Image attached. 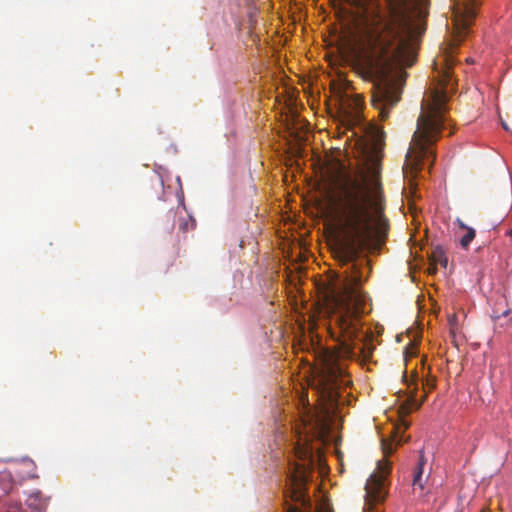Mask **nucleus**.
<instances>
[{"label":"nucleus","mask_w":512,"mask_h":512,"mask_svg":"<svg viewBox=\"0 0 512 512\" xmlns=\"http://www.w3.org/2000/svg\"><path fill=\"white\" fill-rule=\"evenodd\" d=\"M371 176L362 180L347 176L338 181L329 198L330 215L338 233L334 250L342 268L338 291L333 289L329 301L330 332L341 345V355L329 349L318 355L319 368L311 386L326 413L339 404L340 388L346 385L345 367L340 357L372 356L373 347L360 338L361 315L365 309V293L360 286L367 280L363 275L368 260L360 253L387 234L388 220L384 216L385 199L377 164L370 168Z\"/></svg>","instance_id":"f257e3e1"},{"label":"nucleus","mask_w":512,"mask_h":512,"mask_svg":"<svg viewBox=\"0 0 512 512\" xmlns=\"http://www.w3.org/2000/svg\"><path fill=\"white\" fill-rule=\"evenodd\" d=\"M507 234L512 237V229Z\"/></svg>","instance_id":"a211bd4d"},{"label":"nucleus","mask_w":512,"mask_h":512,"mask_svg":"<svg viewBox=\"0 0 512 512\" xmlns=\"http://www.w3.org/2000/svg\"><path fill=\"white\" fill-rule=\"evenodd\" d=\"M430 261L434 263L435 265H441L442 267H446L448 264V259L445 255L444 250L437 246L433 248L430 256Z\"/></svg>","instance_id":"1a4fd4ad"},{"label":"nucleus","mask_w":512,"mask_h":512,"mask_svg":"<svg viewBox=\"0 0 512 512\" xmlns=\"http://www.w3.org/2000/svg\"><path fill=\"white\" fill-rule=\"evenodd\" d=\"M452 1L453 38L445 54L434 63L441 89L430 91L423 99L421 113L417 119V128L406 154V163L413 170L421 169V166L426 162L431 167L435 161L436 156L433 146L439 140L441 132L445 128L446 93L449 86L453 87L452 68L455 64L452 55L453 48L457 47L468 34L477 14V7L480 4L479 0Z\"/></svg>","instance_id":"7ed1b4c3"},{"label":"nucleus","mask_w":512,"mask_h":512,"mask_svg":"<svg viewBox=\"0 0 512 512\" xmlns=\"http://www.w3.org/2000/svg\"><path fill=\"white\" fill-rule=\"evenodd\" d=\"M341 105L342 109L351 121H360L361 109L363 106V98L360 95L345 96V99H342Z\"/></svg>","instance_id":"423d86ee"},{"label":"nucleus","mask_w":512,"mask_h":512,"mask_svg":"<svg viewBox=\"0 0 512 512\" xmlns=\"http://www.w3.org/2000/svg\"><path fill=\"white\" fill-rule=\"evenodd\" d=\"M449 322H450L451 325L453 323H455V316L454 315L452 317H450Z\"/></svg>","instance_id":"dca6fc26"},{"label":"nucleus","mask_w":512,"mask_h":512,"mask_svg":"<svg viewBox=\"0 0 512 512\" xmlns=\"http://www.w3.org/2000/svg\"><path fill=\"white\" fill-rule=\"evenodd\" d=\"M248 2H253L254 0H247Z\"/></svg>","instance_id":"6ab92c4d"},{"label":"nucleus","mask_w":512,"mask_h":512,"mask_svg":"<svg viewBox=\"0 0 512 512\" xmlns=\"http://www.w3.org/2000/svg\"><path fill=\"white\" fill-rule=\"evenodd\" d=\"M390 471V462L386 459L379 460L376 470L368 478L365 485V509L368 511L378 512L375 506L385 500L386 480Z\"/></svg>","instance_id":"39448f33"},{"label":"nucleus","mask_w":512,"mask_h":512,"mask_svg":"<svg viewBox=\"0 0 512 512\" xmlns=\"http://www.w3.org/2000/svg\"><path fill=\"white\" fill-rule=\"evenodd\" d=\"M295 453L302 462H295L287 477L288 488L284 491L285 512H333L328 502L321 501L313 505L306 494V483L313 466L312 451L298 445Z\"/></svg>","instance_id":"20e7f679"},{"label":"nucleus","mask_w":512,"mask_h":512,"mask_svg":"<svg viewBox=\"0 0 512 512\" xmlns=\"http://www.w3.org/2000/svg\"><path fill=\"white\" fill-rule=\"evenodd\" d=\"M382 450L385 457H388L394 452V447L392 443H387L386 441H382Z\"/></svg>","instance_id":"ddd939ff"},{"label":"nucleus","mask_w":512,"mask_h":512,"mask_svg":"<svg viewBox=\"0 0 512 512\" xmlns=\"http://www.w3.org/2000/svg\"><path fill=\"white\" fill-rule=\"evenodd\" d=\"M407 387H408V390H409V393H410V399L413 401V402H416L417 399H416V394H417V390H418V380L417 379H412L408 384H407Z\"/></svg>","instance_id":"f8f14e48"},{"label":"nucleus","mask_w":512,"mask_h":512,"mask_svg":"<svg viewBox=\"0 0 512 512\" xmlns=\"http://www.w3.org/2000/svg\"><path fill=\"white\" fill-rule=\"evenodd\" d=\"M435 386H436L435 378H427L425 380H422V388L424 391V396H423L422 400L417 404L418 407L424 402L427 393L432 391L435 388Z\"/></svg>","instance_id":"9d476101"},{"label":"nucleus","mask_w":512,"mask_h":512,"mask_svg":"<svg viewBox=\"0 0 512 512\" xmlns=\"http://www.w3.org/2000/svg\"><path fill=\"white\" fill-rule=\"evenodd\" d=\"M196 225L195 220L188 216L187 218L180 217L179 218V229L186 232L190 229H193Z\"/></svg>","instance_id":"9b49d317"},{"label":"nucleus","mask_w":512,"mask_h":512,"mask_svg":"<svg viewBox=\"0 0 512 512\" xmlns=\"http://www.w3.org/2000/svg\"><path fill=\"white\" fill-rule=\"evenodd\" d=\"M502 126L506 131H509V128L505 122H502Z\"/></svg>","instance_id":"f3484780"},{"label":"nucleus","mask_w":512,"mask_h":512,"mask_svg":"<svg viewBox=\"0 0 512 512\" xmlns=\"http://www.w3.org/2000/svg\"><path fill=\"white\" fill-rule=\"evenodd\" d=\"M177 214H178V211H174V210H170L167 213V218L172 220L171 228H173L174 225H175V221L174 220H175V217H176Z\"/></svg>","instance_id":"4468645a"},{"label":"nucleus","mask_w":512,"mask_h":512,"mask_svg":"<svg viewBox=\"0 0 512 512\" xmlns=\"http://www.w3.org/2000/svg\"><path fill=\"white\" fill-rule=\"evenodd\" d=\"M425 0H357L358 13L351 33L358 60L374 77L371 104L381 121L399 103V66H412L416 44L424 28L416 23L417 8Z\"/></svg>","instance_id":"f03ea898"},{"label":"nucleus","mask_w":512,"mask_h":512,"mask_svg":"<svg viewBox=\"0 0 512 512\" xmlns=\"http://www.w3.org/2000/svg\"><path fill=\"white\" fill-rule=\"evenodd\" d=\"M428 270H429V273H430V274H434V273H436V271H437V265H435L434 263H432V262L430 261V267H429V269H428Z\"/></svg>","instance_id":"2eb2a0df"},{"label":"nucleus","mask_w":512,"mask_h":512,"mask_svg":"<svg viewBox=\"0 0 512 512\" xmlns=\"http://www.w3.org/2000/svg\"><path fill=\"white\" fill-rule=\"evenodd\" d=\"M482 512H485V511H482Z\"/></svg>","instance_id":"aec40b11"},{"label":"nucleus","mask_w":512,"mask_h":512,"mask_svg":"<svg viewBox=\"0 0 512 512\" xmlns=\"http://www.w3.org/2000/svg\"><path fill=\"white\" fill-rule=\"evenodd\" d=\"M425 464H426V459L424 457L423 451H421L419 461H418V464L415 468L414 475H413L412 485L414 487H419L420 489L424 488V484L422 481V475H423V469H424Z\"/></svg>","instance_id":"6e6552de"},{"label":"nucleus","mask_w":512,"mask_h":512,"mask_svg":"<svg viewBox=\"0 0 512 512\" xmlns=\"http://www.w3.org/2000/svg\"><path fill=\"white\" fill-rule=\"evenodd\" d=\"M459 227L465 230V234L460 238V245L463 249H468L470 243L476 236V231L472 227H468L462 220L457 219L456 221Z\"/></svg>","instance_id":"0eeeda50"}]
</instances>
